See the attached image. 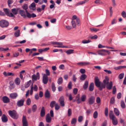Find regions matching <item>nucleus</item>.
Returning a JSON list of instances; mask_svg holds the SVG:
<instances>
[{
	"label": "nucleus",
	"mask_w": 126,
	"mask_h": 126,
	"mask_svg": "<svg viewBox=\"0 0 126 126\" xmlns=\"http://www.w3.org/2000/svg\"><path fill=\"white\" fill-rule=\"evenodd\" d=\"M88 103L89 105L93 104L95 102V97L94 96H91L90 97L88 100Z\"/></svg>",
	"instance_id": "obj_7"
},
{
	"label": "nucleus",
	"mask_w": 126,
	"mask_h": 126,
	"mask_svg": "<svg viewBox=\"0 0 126 126\" xmlns=\"http://www.w3.org/2000/svg\"><path fill=\"white\" fill-rule=\"evenodd\" d=\"M14 36L16 37H19L20 35V31L18 30L16 31L14 33Z\"/></svg>",
	"instance_id": "obj_24"
},
{
	"label": "nucleus",
	"mask_w": 126,
	"mask_h": 126,
	"mask_svg": "<svg viewBox=\"0 0 126 126\" xmlns=\"http://www.w3.org/2000/svg\"><path fill=\"white\" fill-rule=\"evenodd\" d=\"M10 85L9 86V88L10 90L14 89L15 87V85L14 82H10Z\"/></svg>",
	"instance_id": "obj_25"
},
{
	"label": "nucleus",
	"mask_w": 126,
	"mask_h": 126,
	"mask_svg": "<svg viewBox=\"0 0 126 126\" xmlns=\"http://www.w3.org/2000/svg\"><path fill=\"white\" fill-rule=\"evenodd\" d=\"M122 16L124 18L126 17V13L125 11H123L121 13Z\"/></svg>",
	"instance_id": "obj_52"
},
{
	"label": "nucleus",
	"mask_w": 126,
	"mask_h": 126,
	"mask_svg": "<svg viewBox=\"0 0 126 126\" xmlns=\"http://www.w3.org/2000/svg\"><path fill=\"white\" fill-rule=\"evenodd\" d=\"M32 109L33 112H35L37 109V106L36 104L34 105L32 107Z\"/></svg>",
	"instance_id": "obj_39"
},
{
	"label": "nucleus",
	"mask_w": 126,
	"mask_h": 126,
	"mask_svg": "<svg viewBox=\"0 0 126 126\" xmlns=\"http://www.w3.org/2000/svg\"><path fill=\"white\" fill-rule=\"evenodd\" d=\"M2 100L3 102L4 103H7L10 102V100L7 96H4L2 98Z\"/></svg>",
	"instance_id": "obj_12"
},
{
	"label": "nucleus",
	"mask_w": 126,
	"mask_h": 126,
	"mask_svg": "<svg viewBox=\"0 0 126 126\" xmlns=\"http://www.w3.org/2000/svg\"><path fill=\"white\" fill-rule=\"evenodd\" d=\"M51 88L53 92H55L56 90V87L55 86L54 83L52 82L51 84Z\"/></svg>",
	"instance_id": "obj_36"
},
{
	"label": "nucleus",
	"mask_w": 126,
	"mask_h": 126,
	"mask_svg": "<svg viewBox=\"0 0 126 126\" xmlns=\"http://www.w3.org/2000/svg\"><path fill=\"white\" fill-rule=\"evenodd\" d=\"M91 41L89 40H84L82 41V43L83 44L88 43L90 42Z\"/></svg>",
	"instance_id": "obj_55"
},
{
	"label": "nucleus",
	"mask_w": 126,
	"mask_h": 126,
	"mask_svg": "<svg viewBox=\"0 0 126 126\" xmlns=\"http://www.w3.org/2000/svg\"><path fill=\"white\" fill-rule=\"evenodd\" d=\"M22 122L23 126H28V123L26 116L23 115L22 117Z\"/></svg>",
	"instance_id": "obj_6"
},
{
	"label": "nucleus",
	"mask_w": 126,
	"mask_h": 126,
	"mask_svg": "<svg viewBox=\"0 0 126 126\" xmlns=\"http://www.w3.org/2000/svg\"><path fill=\"white\" fill-rule=\"evenodd\" d=\"M45 114V108L43 107H42L40 112V116L43 117L44 116Z\"/></svg>",
	"instance_id": "obj_17"
},
{
	"label": "nucleus",
	"mask_w": 126,
	"mask_h": 126,
	"mask_svg": "<svg viewBox=\"0 0 126 126\" xmlns=\"http://www.w3.org/2000/svg\"><path fill=\"white\" fill-rule=\"evenodd\" d=\"M86 95L84 94L82 95L80 97V100L81 101L84 102L86 100Z\"/></svg>",
	"instance_id": "obj_27"
},
{
	"label": "nucleus",
	"mask_w": 126,
	"mask_h": 126,
	"mask_svg": "<svg viewBox=\"0 0 126 126\" xmlns=\"http://www.w3.org/2000/svg\"><path fill=\"white\" fill-rule=\"evenodd\" d=\"M87 78V75L85 74L82 75L79 78V79L81 81L84 80Z\"/></svg>",
	"instance_id": "obj_22"
},
{
	"label": "nucleus",
	"mask_w": 126,
	"mask_h": 126,
	"mask_svg": "<svg viewBox=\"0 0 126 126\" xmlns=\"http://www.w3.org/2000/svg\"><path fill=\"white\" fill-rule=\"evenodd\" d=\"M106 84L104 83H101L100 87H99V89L100 90H102L103 88H105L106 87Z\"/></svg>",
	"instance_id": "obj_26"
},
{
	"label": "nucleus",
	"mask_w": 126,
	"mask_h": 126,
	"mask_svg": "<svg viewBox=\"0 0 126 126\" xmlns=\"http://www.w3.org/2000/svg\"><path fill=\"white\" fill-rule=\"evenodd\" d=\"M77 122V118H73L71 121V123L72 124H75Z\"/></svg>",
	"instance_id": "obj_30"
},
{
	"label": "nucleus",
	"mask_w": 126,
	"mask_h": 126,
	"mask_svg": "<svg viewBox=\"0 0 126 126\" xmlns=\"http://www.w3.org/2000/svg\"><path fill=\"white\" fill-rule=\"evenodd\" d=\"M24 101L25 100L24 99H22L18 101L16 103L17 105L19 107L23 106L24 105Z\"/></svg>",
	"instance_id": "obj_10"
},
{
	"label": "nucleus",
	"mask_w": 126,
	"mask_h": 126,
	"mask_svg": "<svg viewBox=\"0 0 126 126\" xmlns=\"http://www.w3.org/2000/svg\"><path fill=\"white\" fill-rule=\"evenodd\" d=\"M98 116V113L97 111H95L93 113V117L94 118H96Z\"/></svg>",
	"instance_id": "obj_37"
},
{
	"label": "nucleus",
	"mask_w": 126,
	"mask_h": 126,
	"mask_svg": "<svg viewBox=\"0 0 126 126\" xmlns=\"http://www.w3.org/2000/svg\"><path fill=\"white\" fill-rule=\"evenodd\" d=\"M114 112L115 114L117 116H118L120 114V111L117 108L114 109Z\"/></svg>",
	"instance_id": "obj_23"
},
{
	"label": "nucleus",
	"mask_w": 126,
	"mask_h": 126,
	"mask_svg": "<svg viewBox=\"0 0 126 126\" xmlns=\"http://www.w3.org/2000/svg\"><path fill=\"white\" fill-rule=\"evenodd\" d=\"M112 7H110V16H111L113 13V11L112 9Z\"/></svg>",
	"instance_id": "obj_58"
},
{
	"label": "nucleus",
	"mask_w": 126,
	"mask_h": 126,
	"mask_svg": "<svg viewBox=\"0 0 126 126\" xmlns=\"http://www.w3.org/2000/svg\"><path fill=\"white\" fill-rule=\"evenodd\" d=\"M78 89L76 88H74L73 90V93L75 94H77L78 92Z\"/></svg>",
	"instance_id": "obj_64"
},
{
	"label": "nucleus",
	"mask_w": 126,
	"mask_h": 126,
	"mask_svg": "<svg viewBox=\"0 0 126 126\" xmlns=\"http://www.w3.org/2000/svg\"><path fill=\"white\" fill-rule=\"evenodd\" d=\"M9 25V23L6 20H2L0 21V26L2 27H6Z\"/></svg>",
	"instance_id": "obj_4"
},
{
	"label": "nucleus",
	"mask_w": 126,
	"mask_h": 126,
	"mask_svg": "<svg viewBox=\"0 0 126 126\" xmlns=\"http://www.w3.org/2000/svg\"><path fill=\"white\" fill-rule=\"evenodd\" d=\"M9 48L7 47L5 48H4L2 47H0V51H7L9 50Z\"/></svg>",
	"instance_id": "obj_46"
},
{
	"label": "nucleus",
	"mask_w": 126,
	"mask_h": 126,
	"mask_svg": "<svg viewBox=\"0 0 126 126\" xmlns=\"http://www.w3.org/2000/svg\"><path fill=\"white\" fill-rule=\"evenodd\" d=\"M55 109L56 110H59L60 108V106L58 105L57 103L55 104Z\"/></svg>",
	"instance_id": "obj_50"
},
{
	"label": "nucleus",
	"mask_w": 126,
	"mask_h": 126,
	"mask_svg": "<svg viewBox=\"0 0 126 126\" xmlns=\"http://www.w3.org/2000/svg\"><path fill=\"white\" fill-rule=\"evenodd\" d=\"M96 103L98 104H99L101 100L99 97H98L96 98Z\"/></svg>",
	"instance_id": "obj_59"
},
{
	"label": "nucleus",
	"mask_w": 126,
	"mask_h": 126,
	"mask_svg": "<svg viewBox=\"0 0 126 126\" xmlns=\"http://www.w3.org/2000/svg\"><path fill=\"white\" fill-rule=\"evenodd\" d=\"M15 81L17 85H18L20 83V79L19 78H16L15 79Z\"/></svg>",
	"instance_id": "obj_29"
},
{
	"label": "nucleus",
	"mask_w": 126,
	"mask_h": 126,
	"mask_svg": "<svg viewBox=\"0 0 126 126\" xmlns=\"http://www.w3.org/2000/svg\"><path fill=\"white\" fill-rule=\"evenodd\" d=\"M32 80H36L38 79V78L35 75H33L32 76Z\"/></svg>",
	"instance_id": "obj_45"
},
{
	"label": "nucleus",
	"mask_w": 126,
	"mask_h": 126,
	"mask_svg": "<svg viewBox=\"0 0 126 126\" xmlns=\"http://www.w3.org/2000/svg\"><path fill=\"white\" fill-rule=\"evenodd\" d=\"M103 52H104L102 50V49L101 50L98 51V54L102 55V56H105L106 55V54L105 53H103Z\"/></svg>",
	"instance_id": "obj_31"
},
{
	"label": "nucleus",
	"mask_w": 126,
	"mask_h": 126,
	"mask_svg": "<svg viewBox=\"0 0 126 126\" xmlns=\"http://www.w3.org/2000/svg\"><path fill=\"white\" fill-rule=\"evenodd\" d=\"M94 89V84L93 82L91 83L89 86V90L90 91H93Z\"/></svg>",
	"instance_id": "obj_21"
},
{
	"label": "nucleus",
	"mask_w": 126,
	"mask_h": 126,
	"mask_svg": "<svg viewBox=\"0 0 126 126\" xmlns=\"http://www.w3.org/2000/svg\"><path fill=\"white\" fill-rule=\"evenodd\" d=\"M56 102L55 101H53L51 102L50 103V107L51 108H53L54 106V105H55V104H56Z\"/></svg>",
	"instance_id": "obj_40"
},
{
	"label": "nucleus",
	"mask_w": 126,
	"mask_h": 126,
	"mask_svg": "<svg viewBox=\"0 0 126 126\" xmlns=\"http://www.w3.org/2000/svg\"><path fill=\"white\" fill-rule=\"evenodd\" d=\"M68 88L70 89L72 88V82H69L68 84Z\"/></svg>",
	"instance_id": "obj_61"
},
{
	"label": "nucleus",
	"mask_w": 126,
	"mask_h": 126,
	"mask_svg": "<svg viewBox=\"0 0 126 126\" xmlns=\"http://www.w3.org/2000/svg\"><path fill=\"white\" fill-rule=\"evenodd\" d=\"M59 101L60 103L61 106L62 107H64L65 106L64 102V98L63 96H61L59 100Z\"/></svg>",
	"instance_id": "obj_8"
},
{
	"label": "nucleus",
	"mask_w": 126,
	"mask_h": 126,
	"mask_svg": "<svg viewBox=\"0 0 126 126\" xmlns=\"http://www.w3.org/2000/svg\"><path fill=\"white\" fill-rule=\"evenodd\" d=\"M71 22L73 27L74 28H76V26L75 21L74 20L72 19Z\"/></svg>",
	"instance_id": "obj_34"
},
{
	"label": "nucleus",
	"mask_w": 126,
	"mask_h": 126,
	"mask_svg": "<svg viewBox=\"0 0 126 126\" xmlns=\"http://www.w3.org/2000/svg\"><path fill=\"white\" fill-rule=\"evenodd\" d=\"M17 94L16 93H13L10 94L9 95L10 97L12 99H15L17 96Z\"/></svg>",
	"instance_id": "obj_18"
},
{
	"label": "nucleus",
	"mask_w": 126,
	"mask_h": 126,
	"mask_svg": "<svg viewBox=\"0 0 126 126\" xmlns=\"http://www.w3.org/2000/svg\"><path fill=\"white\" fill-rule=\"evenodd\" d=\"M48 77L46 74H44L43 77L42 81L43 83L44 84H46L47 83L48 81Z\"/></svg>",
	"instance_id": "obj_9"
},
{
	"label": "nucleus",
	"mask_w": 126,
	"mask_h": 126,
	"mask_svg": "<svg viewBox=\"0 0 126 126\" xmlns=\"http://www.w3.org/2000/svg\"><path fill=\"white\" fill-rule=\"evenodd\" d=\"M85 3V2L84 1H81L78 3L76 5V6H78V5H79L81 4H82L84 3Z\"/></svg>",
	"instance_id": "obj_57"
},
{
	"label": "nucleus",
	"mask_w": 126,
	"mask_h": 126,
	"mask_svg": "<svg viewBox=\"0 0 126 126\" xmlns=\"http://www.w3.org/2000/svg\"><path fill=\"white\" fill-rule=\"evenodd\" d=\"M31 82V81L30 80L28 81L25 84V88H27L30 85Z\"/></svg>",
	"instance_id": "obj_32"
},
{
	"label": "nucleus",
	"mask_w": 126,
	"mask_h": 126,
	"mask_svg": "<svg viewBox=\"0 0 126 126\" xmlns=\"http://www.w3.org/2000/svg\"><path fill=\"white\" fill-rule=\"evenodd\" d=\"M94 82L95 85L97 87H100V85H101V82L99 81L98 77H96L94 78Z\"/></svg>",
	"instance_id": "obj_5"
},
{
	"label": "nucleus",
	"mask_w": 126,
	"mask_h": 126,
	"mask_svg": "<svg viewBox=\"0 0 126 126\" xmlns=\"http://www.w3.org/2000/svg\"><path fill=\"white\" fill-rule=\"evenodd\" d=\"M22 8L24 9L27 10L28 8V6L27 4H24L23 6H22Z\"/></svg>",
	"instance_id": "obj_60"
},
{
	"label": "nucleus",
	"mask_w": 126,
	"mask_h": 126,
	"mask_svg": "<svg viewBox=\"0 0 126 126\" xmlns=\"http://www.w3.org/2000/svg\"><path fill=\"white\" fill-rule=\"evenodd\" d=\"M19 14L22 16L24 18H26L27 17L26 15L25 14V11L23 10H20L19 11Z\"/></svg>",
	"instance_id": "obj_14"
},
{
	"label": "nucleus",
	"mask_w": 126,
	"mask_h": 126,
	"mask_svg": "<svg viewBox=\"0 0 126 126\" xmlns=\"http://www.w3.org/2000/svg\"><path fill=\"white\" fill-rule=\"evenodd\" d=\"M105 114L106 116H107L108 115V109L107 108H105Z\"/></svg>",
	"instance_id": "obj_49"
},
{
	"label": "nucleus",
	"mask_w": 126,
	"mask_h": 126,
	"mask_svg": "<svg viewBox=\"0 0 126 126\" xmlns=\"http://www.w3.org/2000/svg\"><path fill=\"white\" fill-rule=\"evenodd\" d=\"M13 2V0H8V4L9 7H10V5Z\"/></svg>",
	"instance_id": "obj_56"
},
{
	"label": "nucleus",
	"mask_w": 126,
	"mask_h": 126,
	"mask_svg": "<svg viewBox=\"0 0 126 126\" xmlns=\"http://www.w3.org/2000/svg\"><path fill=\"white\" fill-rule=\"evenodd\" d=\"M45 73L46 75H47V76H49L50 75V72L49 70L48 69L45 70Z\"/></svg>",
	"instance_id": "obj_53"
},
{
	"label": "nucleus",
	"mask_w": 126,
	"mask_h": 126,
	"mask_svg": "<svg viewBox=\"0 0 126 126\" xmlns=\"http://www.w3.org/2000/svg\"><path fill=\"white\" fill-rule=\"evenodd\" d=\"M126 68V66H120L117 67H116L114 69L116 70H118L119 69Z\"/></svg>",
	"instance_id": "obj_33"
},
{
	"label": "nucleus",
	"mask_w": 126,
	"mask_h": 126,
	"mask_svg": "<svg viewBox=\"0 0 126 126\" xmlns=\"http://www.w3.org/2000/svg\"><path fill=\"white\" fill-rule=\"evenodd\" d=\"M19 10L20 8H14L11 10L12 13H11L10 12L9 9L4 8L3 9V11L7 15L10 17L14 18L15 17V15H16L18 14Z\"/></svg>",
	"instance_id": "obj_1"
},
{
	"label": "nucleus",
	"mask_w": 126,
	"mask_h": 126,
	"mask_svg": "<svg viewBox=\"0 0 126 126\" xmlns=\"http://www.w3.org/2000/svg\"><path fill=\"white\" fill-rule=\"evenodd\" d=\"M83 119V117L82 116H79L78 118V121L79 122H81Z\"/></svg>",
	"instance_id": "obj_47"
},
{
	"label": "nucleus",
	"mask_w": 126,
	"mask_h": 126,
	"mask_svg": "<svg viewBox=\"0 0 126 126\" xmlns=\"http://www.w3.org/2000/svg\"><path fill=\"white\" fill-rule=\"evenodd\" d=\"M1 119L2 121L4 123H6L8 121L7 117L5 114H3L2 115Z\"/></svg>",
	"instance_id": "obj_13"
},
{
	"label": "nucleus",
	"mask_w": 126,
	"mask_h": 126,
	"mask_svg": "<svg viewBox=\"0 0 126 126\" xmlns=\"http://www.w3.org/2000/svg\"><path fill=\"white\" fill-rule=\"evenodd\" d=\"M63 79L62 77H60L58 79V83L59 84H61L63 82Z\"/></svg>",
	"instance_id": "obj_41"
},
{
	"label": "nucleus",
	"mask_w": 126,
	"mask_h": 126,
	"mask_svg": "<svg viewBox=\"0 0 126 126\" xmlns=\"http://www.w3.org/2000/svg\"><path fill=\"white\" fill-rule=\"evenodd\" d=\"M56 45H58V46H57V47L66 48H69V47L67 46H64L63 45L62 43L61 42H57Z\"/></svg>",
	"instance_id": "obj_16"
},
{
	"label": "nucleus",
	"mask_w": 126,
	"mask_h": 126,
	"mask_svg": "<svg viewBox=\"0 0 126 126\" xmlns=\"http://www.w3.org/2000/svg\"><path fill=\"white\" fill-rule=\"evenodd\" d=\"M45 96L46 98H49L50 97V94L48 90H46L45 93Z\"/></svg>",
	"instance_id": "obj_19"
},
{
	"label": "nucleus",
	"mask_w": 126,
	"mask_h": 126,
	"mask_svg": "<svg viewBox=\"0 0 126 126\" xmlns=\"http://www.w3.org/2000/svg\"><path fill=\"white\" fill-rule=\"evenodd\" d=\"M74 51V50L70 49L67 50L66 52V53L68 54H70L73 53V51Z\"/></svg>",
	"instance_id": "obj_38"
},
{
	"label": "nucleus",
	"mask_w": 126,
	"mask_h": 126,
	"mask_svg": "<svg viewBox=\"0 0 126 126\" xmlns=\"http://www.w3.org/2000/svg\"><path fill=\"white\" fill-rule=\"evenodd\" d=\"M103 83L106 85L109 83V79L107 76L105 77V79L103 80Z\"/></svg>",
	"instance_id": "obj_28"
},
{
	"label": "nucleus",
	"mask_w": 126,
	"mask_h": 126,
	"mask_svg": "<svg viewBox=\"0 0 126 126\" xmlns=\"http://www.w3.org/2000/svg\"><path fill=\"white\" fill-rule=\"evenodd\" d=\"M72 114V110L71 109H69L68 111L67 116L68 117H70Z\"/></svg>",
	"instance_id": "obj_42"
},
{
	"label": "nucleus",
	"mask_w": 126,
	"mask_h": 126,
	"mask_svg": "<svg viewBox=\"0 0 126 126\" xmlns=\"http://www.w3.org/2000/svg\"><path fill=\"white\" fill-rule=\"evenodd\" d=\"M109 116L110 118L112 120V122L113 125L114 126L117 125L118 123V121L117 118L113 114L112 111L111 110L110 111Z\"/></svg>",
	"instance_id": "obj_2"
},
{
	"label": "nucleus",
	"mask_w": 126,
	"mask_h": 126,
	"mask_svg": "<svg viewBox=\"0 0 126 126\" xmlns=\"http://www.w3.org/2000/svg\"><path fill=\"white\" fill-rule=\"evenodd\" d=\"M117 20L116 19H114L111 21V23L112 25H113L117 23Z\"/></svg>",
	"instance_id": "obj_63"
},
{
	"label": "nucleus",
	"mask_w": 126,
	"mask_h": 126,
	"mask_svg": "<svg viewBox=\"0 0 126 126\" xmlns=\"http://www.w3.org/2000/svg\"><path fill=\"white\" fill-rule=\"evenodd\" d=\"M46 120L47 123H50L51 122L52 120V118L50 116V114L49 113L47 114L46 117Z\"/></svg>",
	"instance_id": "obj_11"
},
{
	"label": "nucleus",
	"mask_w": 126,
	"mask_h": 126,
	"mask_svg": "<svg viewBox=\"0 0 126 126\" xmlns=\"http://www.w3.org/2000/svg\"><path fill=\"white\" fill-rule=\"evenodd\" d=\"M106 88L108 90H110L111 89L112 87V81H111L110 82H109L108 84H106Z\"/></svg>",
	"instance_id": "obj_15"
},
{
	"label": "nucleus",
	"mask_w": 126,
	"mask_h": 126,
	"mask_svg": "<svg viewBox=\"0 0 126 126\" xmlns=\"http://www.w3.org/2000/svg\"><path fill=\"white\" fill-rule=\"evenodd\" d=\"M31 103V101L30 99V98H28L26 101V103L28 105H30Z\"/></svg>",
	"instance_id": "obj_43"
},
{
	"label": "nucleus",
	"mask_w": 126,
	"mask_h": 126,
	"mask_svg": "<svg viewBox=\"0 0 126 126\" xmlns=\"http://www.w3.org/2000/svg\"><path fill=\"white\" fill-rule=\"evenodd\" d=\"M88 84V81L87 80H86L85 81L83 86V87L84 90H86L87 88Z\"/></svg>",
	"instance_id": "obj_20"
},
{
	"label": "nucleus",
	"mask_w": 126,
	"mask_h": 126,
	"mask_svg": "<svg viewBox=\"0 0 126 126\" xmlns=\"http://www.w3.org/2000/svg\"><path fill=\"white\" fill-rule=\"evenodd\" d=\"M116 88L115 86H114L112 90V93L113 94H114L116 92Z\"/></svg>",
	"instance_id": "obj_62"
},
{
	"label": "nucleus",
	"mask_w": 126,
	"mask_h": 126,
	"mask_svg": "<svg viewBox=\"0 0 126 126\" xmlns=\"http://www.w3.org/2000/svg\"><path fill=\"white\" fill-rule=\"evenodd\" d=\"M121 107L124 109L125 108L126 105L124 101L123 100H122L121 102Z\"/></svg>",
	"instance_id": "obj_35"
},
{
	"label": "nucleus",
	"mask_w": 126,
	"mask_h": 126,
	"mask_svg": "<svg viewBox=\"0 0 126 126\" xmlns=\"http://www.w3.org/2000/svg\"><path fill=\"white\" fill-rule=\"evenodd\" d=\"M8 112L9 115L12 118L16 119L18 118V115L15 110H9Z\"/></svg>",
	"instance_id": "obj_3"
},
{
	"label": "nucleus",
	"mask_w": 126,
	"mask_h": 126,
	"mask_svg": "<svg viewBox=\"0 0 126 126\" xmlns=\"http://www.w3.org/2000/svg\"><path fill=\"white\" fill-rule=\"evenodd\" d=\"M90 30L92 32H96L97 31H98L99 30V29H96L95 28H90Z\"/></svg>",
	"instance_id": "obj_44"
},
{
	"label": "nucleus",
	"mask_w": 126,
	"mask_h": 126,
	"mask_svg": "<svg viewBox=\"0 0 126 126\" xmlns=\"http://www.w3.org/2000/svg\"><path fill=\"white\" fill-rule=\"evenodd\" d=\"M115 102L114 98V97H112L110 99V103L113 104Z\"/></svg>",
	"instance_id": "obj_54"
},
{
	"label": "nucleus",
	"mask_w": 126,
	"mask_h": 126,
	"mask_svg": "<svg viewBox=\"0 0 126 126\" xmlns=\"http://www.w3.org/2000/svg\"><path fill=\"white\" fill-rule=\"evenodd\" d=\"M31 89L30 93V94L31 95H32V94L33 91V84H32V85H31Z\"/></svg>",
	"instance_id": "obj_48"
},
{
	"label": "nucleus",
	"mask_w": 126,
	"mask_h": 126,
	"mask_svg": "<svg viewBox=\"0 0 126 126\" xmlns=\"http://www.w3.org/2000/svg\"><path fill=\"white\" fill-rule=\"evenodd\" d=\"M124 76V73H122L120 74L118 76L119 78L120 79H122L123 78Z\"/></svg>",
	"instance_id": "obj_51"
}]
</instances>
